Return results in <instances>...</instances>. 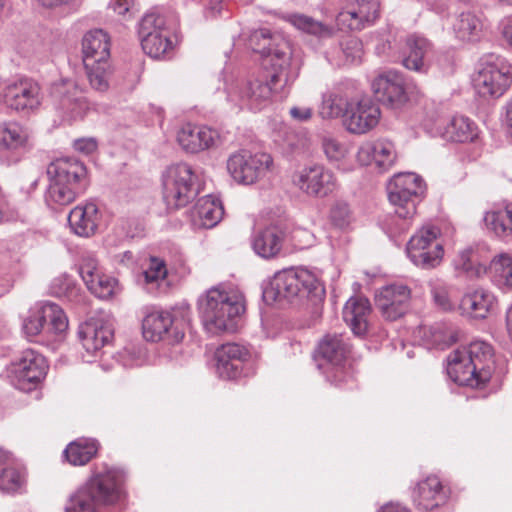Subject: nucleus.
I'll return each instance as SVG.
<instances>
[{"label":"nucleus","mask_w":512,"mask_h":512,"mask_svg":"<svg viewBox=\"0 0 512 512\" xmlns=\"http://www.w3.org/2000/svg\"><path fill=\"white\" fill-rule=\"evenodd\" d=\"M277 62L272 63L271 71L253 78L239 79L227 87V101L236 109L261 110L266 107L273 95L292 83L297 74L291 70V56L276 51Z\"/></svg>","instance_id":"nucleus-1"},{"label":"nucleus","mask_w":512,"mask_h":512,"mask_svg":"<svg viewBox=\"0 0 512 512\" xmlns=\"http://www.w3.org/2000/svg\"><path fill=\"white\" fill-rule=\"evenodd\" d=\"M125 471L104 465L73 491L64 512H111L124 499Z\"/></svg>","instance_id":"nucleus-2"},{"label":"nucleus","mask_w":512,"mask_h":512,"mask_svg":"<svg viewBox=\"0 0 512 512\" xmlns=\"http://www.w3.org/2000/svg\"><path fill=\"white\" fill-rule=\"evenodd\" d=\"M263 296L275 301L284 299L296 305L316 306L323 301L325 288L312 271L291 268L276 273Z\"/></svg>","instance_id":"nucleus-3"},{"label":"nucleus","mask_w":512,"mask_h":512,"mask_svg":"<svg viewBox=\"0 0 512 512\" xmlns=\"http://www.w3.org/2000/svg\"><path fill=\"white\" fill-rule=\"evenodd\" d=\"M198 310L205 329L220 334L235 330V320L244 313L245 305L241 294L215 286L199 297Z\"/></svg>","instance_id":"nucleus-4"},{"label":"nucleus","mask_w":512,"mask_h":512,"mask_svg":"<svg viewBox=\"0 0 512 512\" xmlns=\"http://www.w3.org/2000/svg\"><path fill=\"white\" fill-rule=\"evenodd\" d=\"M349 345L341 334H327L317 348V366L327 381L340 386L352 379L353 373L348 362Z\"/></svg>","instance_id":"nucleus-5"},{"label":"nucleus","mask_w":512,"mask_h":512,"mask_svg":"<svg viewBox=\"0 0 512 512\" xmlns=\"http://www.w3.org/2000/svg\"><path fill=\"white\" fill-rule=\"evenodd\" d=\"M196 175L187 163L171 165L163 174V199L169 209L189 204L198 194Z\"/></svg>","instance_id":"nucleus-6"},{"label":"nucleus","mask_w":512,"mask_h":512,"mask_svg":"<svg viewBox=\"0 0 512 512\" xmlns=\"http://www.w3.org/2000/svg\"><path fill=\"white\" fill-rule=\"evenodd\" d=\"M423 179L415 173H399L387 185L388 199L395 214L404 220L416 214V206L425 193Z\"/></svg>","instance_id":"nucleus-7"},{"label":"nucleus","mask_w":512,"mask_h":512,"mask_svg":"<svg viewBox=\"0 0 512 512\" xmlns=\"http://www.w3.org/2000/svg\"><path fill=\"white\" fill-rule=\"evenodd\" d=\"M51 97L59 116L67 122L81 120L89 111L84 90L74 79H61L53 83Z\"/></svg>","instance_id":"nucleus-8"},{"label":"nucleus","mask_w":512,"mask_h":512,"mask_svg":"<svg viewBox=\"0 0 512 512\" xmlns=\"http://www.w3.org/2000/svg\"><path fill=\"white\" fill-rule=\"evenodd\" d=\"M272 164L269 154L242 149L229 156L227 170L237 183L250 185L265 177Z\"/></svg>","instance_id":"nucleus-9"},{"label":"nucleus","mask_w":512,"mask_h":512,"mask_svg":"<svg viewBox=\"0 0 512 512\" xmlns=\"http://www.w3.org/2000/svg\"><path fill=\"white\" fill-rule=\"evenodd\" d=\"M512 82V67L502 58L482 64L473 78L476 92L483 98H498L509 88Z\"/></svg>","instance_id":"nucleus-10"},{"label":"nucleus","mask_w":512,"mask_h":512,"mask_svg":"<svg viewBox=\"0 0 512 512\" xmlns=\"http://www.w3.org/2000/svg\"><path fill=\"white\" fill-rule=\"evenodd\" d=\"M47 369L43 355L33 349H26L11 363L10 378L16 388L29 391L44 379Z\"/></svg>","instance_id":"nucleus-11"},{"label":"nucleus","mask_w":512,"mask_h":512,"mask_svg":"<svg viewBox=\"0 0 512 512\" xmlns=\"http://www.w3.org/2000/svg\"><path fill=\"white\" fill-rule=\"evenodd\" d=\"M437 236L438 229L429 227L411 237L406 251L413 264L423 269H431L440 264L444 251Z\"/></svg>","instance_id":"nucleus-12"},{"label":"nucleus","mask_w":512,"mask_h":512,"mask_svg":"<svg viewBox=\"0 0 512 512\" xmlns=\"http://www.w3.org/2000/svg\"><path fill=\"white\" fill-rule=\"evenodd\" d=\"M294 185L309 197L326 198L338 188L333 171L321 164L302 168L293 177Z\"/></svg>","instance_id":"nucleus-13"},{"label":"nucleus","mask_w":512,"mask_h":512,"mask_svg":"<svg viewBox=\"0 0 512 512\" xmlns=\"http://www.w3.org/2000/svg\"><path fill=\"white\" fill-rule=\"evenodd\" d=\"M189 306L183 305L178 311H174L172 315L170 312L154 311L147 314L142 322L143 335L148 341L156 342L170 338L173 342H180L184 338L183 330H179L178 326H173L177 321V314H181L184 322L188 321Z\"/></svg>","instance_id":"nucleus-14"},{"label":"nucleus","mask_w":512,"mask_h":512,"mask_svg":"<svg viewBox=\"0 0 512 512\" xmlns=\"http://www.w3.org/2000/svg\"><path fill=\"white\" fill-rule=\"evenodd\" d=\"M410 301L411 290L403 283L383 286L375 295L376 307L389 321H395L404 316L410 308Z\"/></svg>","instance_id":"nucleus-15"},{"label":"nucleus","mask_w":512,"mask_h":512,"mask_svg":"<svg viewBox=\"0 0 512 512\" xmlns=\"http://www.w3.org/2000/svg\"><path fill=\"white\" fill-rule=\"evenodd\" d=\"M0 95L5 105L16 111H31L41 103L39 85L27 78L5 83Z\"/></svg>","instance_id":"nucleus-16"},{"label":"nucleus","mask_w":512,"mask_h":512,"mask_svg":"<svg viewBox=\"0 0 512 512\" xmlns=\"http://www.w3.org/2000/svg\"><path fill=\"white\" fill-rule=\"evenodd\" d=\"M29 148V134L25 127L16 122L0 125V163H17Z\"/></svg>","instance_id":"nucleus-17"},{"label":"nucleus","mask_w":512,"mask_h":512,"mask_svg":"<svg viewBox=\"0 0 512 512\" xmlns=\"http://www.w3.org/2000/svg\"><path fill=\"white\" fill-rule=\"evenodd\" d=\"M216 372L223 379H236L244 375L251 359L250 351L237 343L223 344L216 350Z\"/></svg>","instance_id":"nucleus-18"},{"label":"nucleus","mask_w":512,"mask_h":512,"mask_svg":"<svg viewBox=\"0 0 512 512\" xmlns=\"http://www.w3.org/2000/svg\"><path fill=\"white\" fill-rule=\"evenodd\" d=\"M290 233L287 222L277 221L254 233L251 238L253 251L264 259L278 256Z\"/></svg>","instance_id":"nucleus-19"},{"label":"nucleus","mask_w":512,"mask_h":512,"mask_svg":"<svg viewBox=\"0 0 512 512\" xmlns=\"http://www.w3.org/2000/svg\"><path fill=\"white\" fill-rule=\"evenodd\" d=\"M371 89L379 102L392 108H398L408 100L404 78L394 70L377 75L371 83Z\"/></svg>","instance_id":"nucleus-20"},{"label":"nucleus","mask_w":512,"mask_h":512,"mask_svg":"<svg viewBox=\"0 0 512 512\" xmlns=\"http://www.w3.org/2000/svg\"><path fill=\"white\" fill-rule=\"evenodd\" d=\"M113 336L111 322L102 317H91L78 328L79 340L90 356H96L103 347L109 345Z\"/></svg>","instance_id":"nucleus-21"},{"label":"nucleus","mask_w":512,"mask_h":512,"mask_svg":"<svg viewBox=\"0 0 512 512\" xmlns=\"http://www.w3.org/2000/svg\"><path fill=\"white\" fill-rule=\"evenodd\" d=\"M380 116L379 106L369 98H362L351 102L344 125L350 133L365 134L377 126Z\"/></svg>","instance_id":"nucleus-22"},{"label":"nucleus","mask_w":512,"mask_h":512,"mask_svg":"<svg viewBox=\"0 0 512 512\" xmlns=\"http://www.w3.org/2000/svg\"><path fill=\"white\" fill-rule=\"evenodd\" d=\"M177 141L188 153H198L216 147L220 143V134L208 126L183 125L177 133Z\"/></svg>","instance_id":"nucleus-23"},{"label":"nucleus","mask_w":512,"mask_h":512,"mask_svg":"<svg viewBox=\"0 0 512 512\" xmlns=\"http://www.w3.org/2000/svg\"><path fill=\"white\" fill-rule=\"evenodd\" d=\"M397 153L394 144L386 139L367 141L357 152V160L362 165L374 162L381 171L389 170L396 162Z\"/></svg>","instance_id":"nucleus-24"},{"label":"nucleus","mask_w":512,"mask_h":512,"mask_svg":"<svg viewBox=\"0 0 512 512\" xmlns=\"http://www.w3.org/2000/svg\"><path fill=\"white\" fill-rule=\"evenodd\" d=\"M49 179L86 189L88 186L86 167L79 160L65 157L51 162L47 167Z\"/></svg>","instance_id":"nucleus-25"},{"label":"nucleus","mask_w":512,"mask_h":512,"mask_svg":"<svg viewBox=\"0 0 512 512\" xmlns=\"http://www.w3.org/2000/svg\"><path fill=\"white\" fill-rule=\"evenodd\" d=\"M432 51L433 44L426 37L410 34L405 40L402 64L408 70L426 74L430 67L427 57Z\"/></svg>","instance_id":"nucleus-26"},{"label":"nucleus","mask_w":512,"mask_h":512,"mask_svg":"<svg viewBox=\"0 0 512 512\" xmlns=\"http://www.w3.org/2000/svg\"><path fill=\"white\" fill-rule=\"evenodd\" d=\"M79 273L89 291L96 297L109 299L116 293L117 280L100 273L94 259L84 260L79 268Z\"/></svg>","instance_id":"nucleus-27"},{"label":"nucleus","mask_w":512,"mask_h":512,"mask_svg":"<svg viewBox=\"0 0 512 512\" xmlns=\"http://www.w3.org/2000/svg\"><path fill=\"white\" fill-rule=\"evenodd\" d=\"M463 357L468 360L481 384L488 382L494 370L493 349L484 341H473L461 348Z\"/></svg>","instance_id":"nucleus-28"},{"label":"nucleus","mask_w":512,"mask_h":512,"mask_svg":"<svg viewBox=\"0 0 512 512\" xmlns=\"http://www.w3.org/2000/svg\"><path fill=\"white\" fill-rule=\"evenodd\" d=\"M356 11H342L336 21L340 29L361 30L365 24H372L379 17V0H356Z\"/></svg>","instance_id":"nucleus-29"},{"label":"nucleus","mask_w":512,"mask_h":512,"mask_svg":"<svg viewBox=\"0 0 512 512\" xmlns=\"http://www.w3.org/2000/svg\"><path fill=\"white\" fill-rule=\"evenodd\" d=\"M413 503L419 510L429 511L447 500V494L437 476H428L417 483L412 492Z\"/></svg>","instance_id":"nucleus-30"},{"label":"nucleus","mask_w":512,"mask_h":512,"mask_svg":"<svg viewBox=\"0 0 512 512\" xmlns=\"http://www.w3.org/2000/svg\"><path fill=\"white\" fill-rule=\"evenodd\" d=\"M371 305L367 298L351 297L343 308V319L356 336H365L370 327Z\"/></svg>","instance_id":"nucleus-31"},{"label":"nucleus","mask_w":512,"mask_h":512,"mask_svg":"<svg viewBox=\"0 0 512 512\" xmlns=\"http://www.w3.org/2000/svg\"><path fill=\"white\" fill-rule=\"evenodd\" d=\"M497 306V299L492 292L477 288L467 292L461 299L460 310L463 315L474 319H484Z\"/></svg>","instance_id":"nucleus-32"},{"label":"nucleus","mask_w":512,"mask_h":512,"mask_svg":"<svg viewBox=\"0 0 512 512\" xmlns=\"http://www.w3.org/2000/svg\"><path fill=\"white\" fill-rule=\"evenodd\" d=\"M99 221L98 207L92 202L74 207L68 215L70 228L76 235L82 237L92 236L96 232Z\"/></svg>","instance_id":"nucleus-33"},{"label":"nucleus","mask_w":512,"mask_h":512,"mask_svg":"<svg viewBox=\"0 0 512 512\" xmlns=\"http://www.w3.org/2000/svg\"><path fill=\"white\" fill-rule=\"evenodd\" d=\"M166 27L165 18L155 12L146 13L138 27V35L141 41L142 49L145 53L159 54V50L154 46V41L164 40L159 38L158 34H169Z\"/></svg>","instance_id":"nucleus-34"},{"label":"nucleus","mask_w":512,"mask_h":512,"mask_svg":"<svg viewBox=\"0 0 512 512\" xmlns=\"http://www.w3.org/2000/svg\"><path fill=\"white\" fill-rule=\"evenodd\" d=\"M110 37L102 29L88 31L82 39L83 63L110 60Z\"/></svg>","instance_id":"nucleus-35"},{"label":"nucleus","mask_w":512,"mask_h":512,"mask_svg":"<svg viewBox=\"0 0 512 512\" xmlns=\"http://www.w3.org/2000/svg\"><path fill=\"white\" fill-rule=\"evenodd\" d=\"M461 349L451 352L447 358V374L460 386L479 387L481 382L473 371L471 363L463 357Z\"/></svg>","instance_id":"nucleus-36"},{"label":"nucleus","mask_w":512,"mask_h":512,"mask_svg":"<svg viewBox=\"0 0 512 512\" xmlns=\"http://www.w3.org/2000/svg\"><path fill=\"white\" fill-rule=\"evenodd\" d=\"M440 131L445 140L457 143L472 142L478 135L475 123L463 115L453 116Z\"/></svg>","instance_id":"nucleus-37"},{"label":"nucleus","mask_w":512,"mask_h":512,"mask_svg":"<svg viewBox=\"0 0 512 512\" xmlns=\"http://www.w3.org/2000/svg\"><path fill=\"white\" fill-rule=\"evenodd\" d=\"M224 214L221 202L212 196L200 198L194 207V219L199 226L209 229L215 227Z\"/></svg>","instance_id":"nucleus-38"},{"label":"nucleus","mask_w":512,"mask_h":512,"mask_svg":"<svg viewBox=\"0 0 512 512\" xmlns=\"http://www.w3.org/2000/svg\"><path fill=\"white\" fill-rule=\"evenodd\" d=\"M276 40L270 30L263 28L255 30L250 34L248 45L254 52L259 53L264 58H268L272 67V63L277 62L275 57L276 51H283L290 56V53L286 50V43H283V47H279V44H276Z\"/></svg>","instance_id":"nucleus-39"},{"label":"nucleus","mask_w":512,"mask_h":512,"mask_svg":"<svg viewBox=\"0 0 512 512\" xmlns=\"http://www.w3.org/2000/svg\"><path fill=\"white\" fill-rule=\"evenodd\" d=\"M24 483V476L13 463L10 454L0 448V490L7 493L17 492Z\"/></svg>","instance_id":"nucleus-40"},{"label":"nucleus","mask_w":512,"mask_h":512,"mask_svg":"<svg viewBox=\"0 0 512 512\" xmlns=\"http://www.w3.org/2000/svg\"><path fill=\"white\" fill-rule=\"evenodd\" d=\"M486 227L500 238L512 235V203L494 208L484 216Z\"/></svg>","instance_id":"nucleus-41"},{"label":"nucleus","mask_w":512,"mask_h":512,"mask_svg":"<svg viewBox=\"0 0 512 512\" xmlns=\"http://www.w3.org/2000/svg\"><path fill=\"white\" fill-rule=\"evenodd\" d=\"M98 448L99 444L95 439L79 438L66 447L64 456L71 465L83 466L97 454Z\"/></svg>","instance_id":"nucleus-42"},{"label":"nucleus","mask_w":512,"mask_h":512,"mask_svg":"<svg viewBox=\"0 0 512 512\" xmlns=\"http://www.w3.org/2000/svg\"><path fill=\"white\" fill-rule=\"evenodd\" d=\"M84 67L91 87L98 92H106L114 72L110 60L84 63Z\"/></svg>","instance_id":"nucleus-43"},{"label":"nucleus","mask_w":512,"mask_h":512,"mask_svg":"<svg viewBox=\"0 0 512 512\" xmlns=\"http://www.w3.org/2000/svg\"><path fill=\"white\" fill-rule=\"evenodd\" d=\"M49 187L46 192V202L49 205H68L76 197L85 191L84 188L74 185L64 184L53 179H49Z\"/></svg>","instance_id":"nucleus-44"},{"label":"nucleus","mask_w":512,"mask_h":512,"mask_svg":"<svg viewBox=\"0 0 512 512\" xmlns=\"http://www.w3.org/2000/svg\"><path fill=\"white\" fill-rule=\"evenodd\" d=\"M455 270L469 278L480 277L488 267L478 262L477 252L467 248L459 252L453 261Z\"/></svg>","instance_id":"nucleus-45"},{"label":"nucleus","mask_w":512,"mask_h":512,"mask_svg":"<svg viewBox=\"0 0 512 512\" xmlns=\"http://www.w3.org/2000/svg\"><path fill=\"white\" fill-rule=\"evenodd\" d=\"M351 102L340 93L327 92L323 94L319 107V115L323 119H334L347 114Z\"/></svg>","instance_id":"nucleus-46"},{"label":"nucleus","mask_w":512,"mask_h":512,"mask_svg":"<svg viewBox=\"0 0 512 512\" xmlns=\"http://www.w3.org/2000/svg\"><path fill=\"white\" fill-rule=\"evenodd\" d=\"M487 272L497 285L512 289V257L509 254L496 255L491 260Z\"/></svg>","instance_id":"nucleus-47"},{"label":"nucleus","mask_w":512,"mask_h":512,"mask_svg":"<svg viewBox=\"0 0 512 512\" xmlns=\"http://www.w3.org/2000/svg\"><path fill=\"white\" fill-rule=\"evenodd\" d=\"M50 309L52 314L50 317H45V335L47 336H60L68 329V319L63 309L51 302H45L37 306L38 312Z\"/></svg>","instance_id":"nucleus-48"},{"label":"nucleus","mask_w":512,"mask_h":512,"mask_svg":"<svg viewBox=\"0 0 512 512\" xmlns=\"http://www.w3.org/2000/svg\"><path fill=\"white\" fill-rule=\"evenodd\" d=\"M453 28L458 39L472 41L478 38L482 25L479 18L468 11L459 14Z\"/></svg>","instance_id":"nucleus-49"},{"label":"nucleus","mask_w":512,"mask_h":512,"mask_svg":"<svg viewBox=\"0 0 512 512\" xmlns=\"http://www.w3.org/2000/svg\"><path fill=\"white\" fill-rule=\"evenodd\" d=\"M289 20L297 29L322 38L330 37L333 33L332 27L305 15L294 14L289 17Z\"/></svg>","instance_id":"nucleus-50"},{"label":"nucleus","mask_w":512,"mask_h":512,"mask_svg":"<svg viewBox=\"0 0 512 512\" xmlns=\"http://www.w3.org/2000/svg\"><path fill=\"white\" fill-rule=\"evenodd\" d=\"M50 292L56 297L74 300L78 296L79 289L75 281L68 274L64 273L52 280Z\"/></svg>","instance_id":"nucleus-51"},{"label":"nucleus","mask_w":512,"mask_h":512,"mask_svg":"<svg viewBox=\"0 0 512 512\" xmlns=\"http://www.w3.org/2000/svg\"><path fill=\"white\" fill-rule=\"evenodd\" d=\"M52 311L46 309L38 312L37 307L32 309L23 322V331L28 338H33L41 333L45 334V317H50Z\"/></svg>","instance_id":"nucleus-52"},{"label":"nucleus","mask_w":512,"mask_h":512,"mask_svg":"<svg viewBox=\"0 0 512 512\" xmlns=\"http://www.w3.org/2000/svg\"><path fill=\"white\" fill-rule=\"evenodd\" d=\"M321 147L331 163L342 161L348 154L347 145L331 135L322 136Z\"/></svg>","instance_id":"nucleus-53"},{"label":"nucleus","mask_w":512,"mask_h":512,"mask_svg":"<svg viewBox=\"0 0 512 512\" xmlns=\"http://www.w3.org/2000/svg\"><path fill=\"white\" fill-rule=\"evenodd\" d=\"M341 53L343 59L338 62V65H351L361 62L363 47L358 38L349 37L341 43Z\"/></svg>","instance_id":"nucleus-54"},{"label":"nucleus","mask_w":512,"mask_h":512,"mask_svg":"<svg viewBox=\"0 0 512 512\" xmlns=\"http://www.w3.org/2000/svg\"><path fill=\"white\" fill-rule=\"evenodd\" d=\"M330 220L338 228H347L353 220V214L348 203L336 201L330 210Z\"/></svg>","instance_id":"nucleus-55"},{"label":"nucleus","mask_w":512,"mask_h":512,"mask_svg":"<svg viewBox=\"0 0 512 512\" xmlns=\"http://www.w3.org/2000/svg\"><path fill=\"white\" fill-rule=\"evenodd\" d=\"M167 273L165 261L157 257H151L148 267L143 272V277L146 284L157 285L166 278Z\"/></svg>","instance_id":"nucleus-56"},{"label":"nucleus","mask_w":512,"mask_h":512,"mask_svg":"<svg viewBox=\"0 0 512 512\" xmlns=\"http://www.w3.org/2000/svg\"><path fill=\"white\" fill-rule=\"evenodd\" d=\"M157 36H160L159 38L164 39V40L159 39V40L154 41V43H155L154 46L159 50L160 53L157 55L153 54V53H146V54L155 59H160V58H164L165 56H169L174 49L173 42L170 38V33L169 34H158Z\"/></svg>","instance_id":"nucleus-57"},{"label":"nucleus","mask_w":512,"mask_h":512,"mask_svg":"<svg viewBox=\"0 0 512 512\" xmlns=\"http://www.w3.org/2000/svg\"><path fill=\"white\" fill-rule=\"evenodd\" d=\"M432 296L434 303L442 310L447 311L452 308L448 292L444 287H433Z\"/></svg>","instance_id":"nucleus-58"},{"label":"nucleus","mask_w":512,"mask_h":512,"mask_svg":"<svg viewBox=\"0 0 512 512\" xmlns=\"http://www.w3.org/2000/svg\"><path fill=\"white\" fill-rule=\"evenodd\" d=\"M289 114L297 122H307L312 118L313 109L308 106H293L290 108Z\"/></svg>","instance_id":"nucleus-59"},{"label":"nucleus","mask_w":512,"mask_h":512,"mask_svg":"<svg viewBox=\"0 0 512 512\" xmlns=\"http://www.w3.org/2000/svg\"><path fill=\"white\" fill-rule=\"evenodd\" d=\"M206 18H214L223 8V0H201Z\"/></svg>","instance_id":"nucleus-60"},{"label":"nucleus","mask_w":512,"mask_h":512,"mask_svg":"<svg viewBox=\"0 0 512 512\" xmlns=\"http://www.w3.org/2000/svg\"><path fill=\"white\" fill-rule=\"evenodd\" d=\"M73 146L75 150L88 155L97 149V142L93 138H83L75 140Z\"/></svg>","instance_id":"nucleus-61"},{"label":"nucleus","mask_w":512,"mask_h":512,"mask_svg":"<svg viewBox=\"0 0 512 512\" xmlns=\"http://www.w3.org/2000/svg\"><path fill=\"white\" fill-rule=\"evenodd\" d=\"M131 6L130 0H111L110 7L119 15H125L129 12Z\"/></svg>","instance_id":"nucleus-62"},{"label":"nucleus","mask_w":512,"mask_h":512,"mask_svg":"<svg viewBox=\"0 0 512 512\" xmlns=\"http://www.w3.org/2000/svg\"><path fill=\"white\" fill-rule=\"evenodd\" d=\"M379 512H409V510L399 504H387Z\"/></svg>","instance_id":"nucleus-63"},{"label":"nucleus","mask_w":512,"mask_h":512,"mask_svg":"<svg viewBox=\"0 0 512 512\" xmlns=\"http://www.w3.org/2000/svg\"><path fill=\"white\" fill-rule=\"evenodd\" d=\"M503 35L509 45L512 46V19H510L504 26Z\"/></svg>","instance_id":"nucleus-64"}]
</instances>
